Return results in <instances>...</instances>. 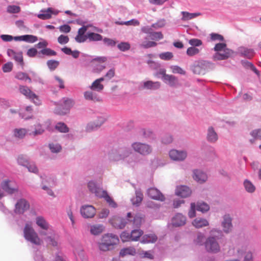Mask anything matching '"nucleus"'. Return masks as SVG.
Wrapping results in <instances>:
<instances>
[{
  "mask_svg": "<svg viewBox=\"0 0 261 261\" xmlns=\"http://www.w3.org/2000/svg\"><path fill=\"white\" fill-rule=\"evenodd\" d=\"M135 156L132 149L126 146L114 147L108 153V157L110 161H126L129 164L134 162V159Z\"/></svg>",
  "mask_w": 261,
  "mask_h": 261,
  "instance_id": "f257e3e1",
  "label": "nucleus"
},
{
  "mask_svg": "<svg viewBox=\"0 0 261 261\" xmlns=\"http://www.w3.org/2000/svg\"><path fill=\"white\" fill-rule=\"evenodd\" d=\"M210 233L211 236L207 238L204 243L205 249L208 252L217 253L220 250L217 240L222 237V231L221 230L213 229Z\"/></svg>",
  "mask_w": 261,
  "mask_h": 261,
  "instance_id": "f03ea898",
  "label": "nucleus"
},
{
  "mask_svg": "<svg viewBox=\"0 0 261 261\" xmlns=\"http://www.w3.org/2000/svg\"><path fill=\"white\" fill-rule=\"evenodd\" d=\"M119 242L118 236L113 233L105 234L102 236L100 241L98 243V248L102 251L110 250L113 249Z\"/></svg>",
  "mask_w": 261,
  "mask_h": 261,
  "instance_id": "7ed1b4c3",
  "label": "nucleus"
},
{
  "mask_svg": "<svg viewBox=\"0 0 261 261\" xmlns=\"http://www.w3.org/2000/svg\"><path fill=\"white\" fill-rule=\"evenodd\" d=\"M88 187L89 191L94 193L97 197L105 198L110 206L112 207H117L116 203L108 195L107 191L102 190V189L98 187L94 181H90L88 182Z\"/></svg>",
  "mask_w": 261,
  "mask_h": 261,
  "instance_id": "20e7f679",
  "label": "nucleus"
},
{
  "mask_svg": "<svg viewBox=\"0 0 261 261\" xmlns=\"http://www.w3.org/2000/svg\"><path fill=\"white\" fill-rule=\"evenodd\" d=\"M214 50L217 51L213 56L215 60H225L233 53L232 50L226 47V44L224 43L216 44L214 47Z\"/></svg>",
  "mask_w": 261,
  "mask_h": 261,
  "instance_id": "39448f33",
  "label": "nucleus"
},
{
  "mask_svg": "<svg viewBox=\"0 0 261 261\" xmlns=\"http://www.w3.org/2000/svg\"><path fill=\"white\" fill-rule=\"evenodd\" d=\"M24 238L35 245L40 244V240L31 224L27 223L23 229Z\"/></svg>",
  "mask_w": 261,
  "mask_h": 261,
  "instance_id": "423d86ee",
  "label": "nucleus"
},
{
  "mask_svg": "<svg viewBox=\"0 0 261 261\" xmlns=\"http://www.w3.org/2000/svg\"><path fill=\"white\" fill-rule=\"evenodd\" d=\"M131 147L134 151L143 156L150 154L152 151V148L150 145L139 142L133 143Z\"/></svg>",
  "mask_w": 261,
  "mask_h": 261,
  "instance_id": "0eeeda50",
  "label": "nucleus"
},
{
  "mask_svg": "<svg viewBox=\"0 0 261 261\" xmlns=\"http://www.w3.org/2000/svg\"><path fill=\"white\" fill-rule=\"evenodd\" d=\"M72 106V100L68 98H63L55 109L56 113L63 115L66 114Z\"/></svg>",
  "mask_w": 261,
  "mask_h": 261,
  "instance_id": "6e6552de",
  "label": "nucleus"
},
{
  "mask_svg": "<svg viewBox=\"0 0 261 261\" xmlns=\"http://www.w3.org/2000/svg\"><path fill=\"white\" fill-rule=\"evenodd\" d=\"M132 218L131 213L127 214V217L125 218L116 217L111 219L110 222L114 227L117 229H123L128 222H132Z\"/></svg>",
  "mask_w": 261,
  "mask_h": 261,
  "instance_id": "1a4fd4ad",
  "label": "nucleus"
},
{
  "mask_svg": "<svg viewBox=\"0 0 261 261\" xmlns=\"http://www.w3.org/2000/svg\"><path fill=\"white\" fill-rule=\"evenodd\" d=\"M2 189L9 194H12L18 191V188L16 183L10 179H6L2 182L1 184Z\"/></svg>",
  "mask_w": 261,
  "mask_h": 261,
  "instance_id": "9d476101",
  "label": "nucleus"
},
{
  "mask_svg": "<svg viewBox=\"0 0 261 261\" xmlns=\"http://www.w3.org/2000/svg\"><path fill=\"white\" fill-rule=\"evenodd\" d=\"M232 221V218L229 214H226L223 216L221 222L222 233L224 232L227 234L232 231L233 228Z\"/></svg>",
  "mask_w": 261,
  "mask_h": 261,
  "instance_id": "9b49d317",
  "label": "nucleus"
},
{
  "mask_svg": "<svg viewBox=\"0 0 261 261\" xmlns=\"http://www.w3.org/2000/svg\"><path fill=\"white\" fill-rule=\"evenodd\" d=\"M80 212L84 218H92L96 214V210L92 205H84L81 207Z\"/></svg>",
  "mask_w": 261,
  "mask_h": 261,
  "instance_id": "f8f14e48",
  "label": "nucleus"
},
{
  "mask_svg": "<svg viewBox=\"0 0 261 261\" xmlns=\"http://www.w3.org/2000/svg\"><path fill=\"white\" fill-rule=\"evenodd\" d=\"M106 121V119L102 117L97 118V119L93 122L88 123L86 127V131L91 132L99 128Z\"/></svg>",
  "mask_w": 261,
  "mask_h": 261,
  "instance_id": "ddd939ff",
  "label": "nucleus"
},
{
  "mask_svg": "<svg viewBox=\"0 0 261 261\" xmlns=\"http://www.w3.org/2000/svg\"><path fill=\"white\" fill-rule=\"evenodd\" d=\"M169 155L170 158L174 161H182L186 158L187 153L185 150L172 149L169 151Z\"/></svg>",
  "mask_w": 261,
  "mask_h": 261,
  "instance_id": "4468645a",
  "label": "nucleus"
},
{
  "mask_svg": "<svg viewBox=\"0 0 261 261\" xmlns=\"http://www.w3.org/2000/svg\"><path fill=\"white\" fill-rule=\"evenodd\" d=\"M30 207L29 203L24 199H20L15 204V212L17 214H23Z\"/></svg>",
  "mask_w": 261,
  "mask_h": 261,
  "instance_id": "2eb2a0df",
  "label": "nucleus"
},
{
  "mask_svg": "<svg viewBox=\"0 0 261 261\" xmlns=\"http://www.w3.org/2000/svg\"><path fill=\"white\" fill-rule=\"evenodd\" d=\"M147 195L151 199L163 201L165 198L162 193L156 188H149L147 192Z\"/></svg>",
  "mask_w": 261,
  "mask_h": 261,
  "instance_id": "dca6fc26",
  "label": "nucleus"
},
{
  "mask_svg": "<svg viewBox=\"0 0 261 261\" xmlns=\"http://www.w3.org/2000/svg\"><path fill=\"white\" fill-rule=\"evenodd\" d=\"M91 26V25L90 24L83 25L82 27L79 29L77 34L75 37V40L76 42L77 43H83L87 40V34H85V33L88 28Z\"/></svg>",
  "mask_w": 261,
  "mask_h": 261,
  "instance_id": "f3484780",
  "label": "nucleus"
},
{
  "mask_svg": "<svg viewBox=\"0 0 261 261\" xmlns=\"http://www.w3.org/2000/svg\"><path fill=\"white\" fill-rule=\"evenodd\" d=\"M7 55L9 57L12 58L18 64L22 67L23 66L24 62L22 52L17 53L12 49H8L7 50Z\"/></svg>",
  "mask_w": 261,
  "mask_h": 261,
  "instance_id": "a211bd4d",
  "label": "nucleus"
},
{
  "mask_svg": "<svg viewBox=\"0 0 261 261\" xmlns=\"http://www.w3.org/2000/svg\"><path fill=\"white\" fill-rule=\"evenodd\" d=\"M186 222V217L180 213L176 214L171 220V224L175 227L183 226Z\"/></svg>",
  "mask_w": 261,
  "mask_h": 261,
  "instance_id": "6ab92c4d",
  "label": "nucleus"
},
{
  "mask_svg": "<svg viewBox=\"0 0 261 261\" xmlns=\"http://www.w3.org/2000/svg\"><path fill=\"white\" fill-rule=\"evenodd\" d=\"M238 52L242 57L249 59L252 58L255 55V51L253 49L244 46L240 47L238 48Z\"/></svg>",
  "mask_w": 261,
  "mask_h": 261,
  "instance_id": "aec40b11",
  "label": "nucleus"
},
{
  "mask_svg": "<svg viewBox=\"0 0 261 261\" xmlns=\"http://www.w3.org/2000/svg\"><path fill=\"white\" fill-rule=\"evenodd\" d=\"M175 194L178 196H180L182 198H186L191 195V191L187 186H180L177 187L175 190Z\"/></svg>",
  "mask_w": 261,
  "mask_h": 261,
  "instance_id": "412c9836",
  "label": "nucleus"
},
{
  "mask_svg": "<svg viewBox=\"0 0 261 261\" xmlns=\"http://www.w3.org/2000/svg\"><path fill=\"white\" fill-rule=\"evenodd\" d=\"M84 98L88 100H91L94 102H99L102 100L99 96L94 91H87L84 93Z\"/></svg>",
  "mask_w": 261,
  "mask_h": 261,
  "instance_id": "4be33fe9",
  "label": "nucleus"
},
{
  "mask_svg": "<svg viewBox=\"0 0 261 261\" xmlns=\"http://www.w3.org/2000/svg\"><path fill=\"white\" fill-rule=\"evenodd\" d=\"M206 138V140L211 143H215L218 140V134L212 126L208 128Z\"/></svg>",
  "mask_w": 261,
  "mask_h": 261,
  "instance_id": "5701e85b",
  "label": "nucleus"
},
{
  "mask_svg": "<svg viewBox=\"0 0 261 261\" xmlns=\"http://www.w3.org/2000/svg\"><path fill=\"white\" fill-rule=\"evenodd\" d=\"M105 80V77H101L95 80L89 87L90 89L94 91L101 92L104 88V86L101 84Z\"/></svg>",
  "mask_w": 261,
  "mask_h": 261,
  "instance_id": "b1692460",
  "label": "nucleus"
},
{
  "mask_svg": "<svg viewBox=\"0 0 261 261\" xmlns=\"http://www.w3.org/2000/svg\"><path fill=\"white\" fill-rule=\"evenodd\" d=\"M193 178L199 183H203L207 179L206 174L200 170H195L193 171Z\"/></svg>",
  "mask_w": 261,
  "mask_h": 261,
  "instance_id": "393cba45",
  "label": "nucleus"
},
{
  "mask_svg": "<svg viewBox=\"0 0 261 261\" xmlns=\"http://www.w3.org/2000/svg\"><path fill=\"white\" fill-rule=\"evenodd\" d=\"M15 41H23L29 43H34L38 40V38L36 36L32 35H24L20 36L14 37Z\"/></svg>",
  "mask_w": 261,
  "mask_h": 261,
  "instance_id": "a878e982",
  "label": "nucleus"
},
{
  "mask_svg": "<svg viewBox=\"0 0 261 261\" xmlns=\"http://www.w3.org/2000/svg\"><path fill=\"white\" fill-rule=\"evenodd\" d=\"M164 82L171 87H174L178 84V79L173 75H165L162 77Z\"/></svg>",
  "mask_w": 261,
  "mask_h": 261,
  "instance_id": "bb28decb",
  "label": "nucleus"
},
{
  "mask_svg": "<svg viewBox=\"0 0 261 261\" xmlns=\"http://www.w3.org/2000/svg\"><path fill=\"white\" fill-rule=\"evenodd\" d=\"M160 86L161 84L159 82L148 81L143 83V88L146 89L155 90L158 89Z\"/></svg>",
  "mask_w": 261,
  "mask_h": 261,
  "instance_id": "cd10ccee",
  "label": "nucleus"
},
{
  "mask_svg": "<svg viewBox=\"0 0 261 261\" xmlns=\"http://www.w3.org/2000/svg\"><path fill=\"white\" fill-rule=\"evenodd\" d=\"M193 225L197 228H200L209 225L208 221L202 218H196L192 222Z\"/></svg>",
  "mask_w": 261,
  "mask_h": 261,
  "instance_id": "c85d7f7f",
  "label": "nucleus"
},
{
  "mask_svg": "<svg viewBox=\"0 0 261 261\" xmlns=\"http://www.w3.org/2000/svg\"><path fill=\"white\" fill-rule=\"evenodd\" d=\"M36 222L37 225L43 230H48L49 229V225L42 216H38L36 219Z\"/></svg>",
  "mask_w": 261,
  "mask_h": 261,
  "instance_id": "c756f323",
  "label": "nucleus"
},
{
  "mask_svg": "<svg viewBox=\"0 0 261 261\" xmlns=\"http://www.w3.org/2000/svg\"><path fill=\"white\" fill-rule=\"evenodd\" d=\"M19 89L21 94L29 99L33 98L36 96V94L27 86H20Z\"/></svg>",
  "mask_w": 261,
  "mask_h": 261,
  "instance_id": "7c9ffc66",
  "label": "nucleus"
},
{
  "mask_svg": "<svg viewBox=\"0 0 261 261\" xmlns=\"http://www.w3.org/2000/svg\"><path fill=\"white\" fill-rule=\"evenodd\" d=\"M105 229L102 224H95L90 226V233L94 236H97L102 233Z\"/></svg>",
  "mask_w": 261,
  "mask_h": 261,
  "instance_id": "2f4dec72",
  "label": "nucleus"
},
{
  "mask_svg": "<svg viewBox=\"0 0 261 261\" xmlns=\"http://www.w3.org/2000/svg\"><path fill=\"white\" fill-rule=\"evenodd\" d=\"M157 240V237L154 234H148L144 235L141 240L143 244L154 243Z\"/></svg>",
  "mask_w": 261,
  "mask_h": 261,
  "instance_id": "473e14b6",
  "label": "nucleus"
},
{
  "mask_svg": "<svg viewBox=\"0 0 261 261\" xmlns=\"http://www.w3.org/2000/svg\"><path fill=\"white\" fill-rule=\"evenodd\" d=\"M34 130L30 133L31 136H36L42 135L45 132V128L42 124L39 123L34 125Z\"/></svg>",
  "mask_w": 261,
  "mask_h": 261,
  "instance_id": "72a5a7b5",
  "label": "nucleus"
},
{
  "mask_svg": "<svg viewBox=\"0 0 261 261\" xmlns=\"http://www.w3.org/2000/svg\"><path fill=\"white\" fill-rule=\"evenodd\" d=\"M252 139L249 140V142L253 144L256 140H261V128L255 129L250 133Z\"/></svg>",
  "mask_w": 261,
  "mask_h": 261,
  "instance_id": "f704fd0d",
  "label": "nucleus"
},
{
  "mask_svg": "<svg viewBox=\"0 0 261 261\" xmlns=\"http://www.w3.org/2000/svg\"><path fill=\"white\" fill-rule=\"evenodd\" d=\"M41 55L48 57L55 56L57 55V53L49 48L46 47L38 52V57L42 58Z\"/></svg>",
  "mask_w": 261,
  "mask_h": 261,
  "instance_id": "c9c22d12",
  "label": "nucleus"
},
{
  "mask_svg": "<svg viewBox=\"0 0 261 261\" xmlns=\"http://www.w3.org/2000/svg\"><path fill=\"white\" fill-rule=\"evenodd\" d=\"M87 39L89 40V41H101L103 39L102 36L99 34L93 33V32H88L87 33Z\"/></svg>",
  "mask_w": 261,
  "mask_h": 261,
  "instance_id": "e433bc0d",
  "label": "nucleus"
},
{
  "mask_svg": "<svg viewBox=\"0 0 261 261\" xmlns=\"http://www.w3.org/2000/svg\"><path fill=\"white\" fill-rule=\"evenodd\" d=\"M182 17L181 20L183 21L189 20L194 18L200 15V13H189L186 11H182L181 12Z\"/></svg>",
  "mask_w": 261,
  "mask_h": 261,
  "instance_id": "4c0bfd02",
  "label": "nucleus"
},
{
  "mask_svg": "<svg viewBox=\"0 0 261 261\" xmlns=\"http://www.w3.org/2000/svg\"><path fill=\"white\" fill-rule=\"evenodd\" d=\"M140 133L146 139L153 140L155 138V134L150 129H141Z\"/></svg>",
  "mask_w": 261,
  "mask_h": 261,
  "instance_id": "58836bf2",
  "label": "nucleus"
},
{
  "mask_svg": "<svg viewBox=\"0 0 261 261\" xmlns=\"http://www.w3.org/2000/svg\"><path fill=\"white\" fill-rule=\"evenodd\" d=\"M243 185L245 190L249 193H252L255 191V187L254 185L249 180L245 179L244 181Z\"/></svg>",
  "mask_w": 261,
  "mask_h": 261,
  "instance_id": "ea45409f",
  "label": "nucleus"
},
{
  "mask_svg": "<svg viewBox=\"0 0 261 261\" xmlns=\"http://www.w3.org/2000/svg\"><path fill=\"white\" fill-rule=\"evenodd\" d=\"M196 210L202 213L207 212L210 210V206L205 202H198L196 204Z\"/></svg>",
  "mask_w": 261,
  "mask_h": 261,
  "instance_id": "a19ab883",
  "label": "nucleus"
},
{
  "mask_svg": "<svg viewBox=\"0 0 261 261\" xmlns=\"http://www.w3.org/2000/svg\"><path fill=\"white\" fill-rule=\"evenodd\" d=\"M17 163L22 166L26 167L30 162L29 158L25 155L20 154L17 158Z\"/></svg>",
  "mask_w": 261,
  "mask_h": 261,
  "instance_id": "79ce46f5",
  "label": "nucleus"
},
{
  "mask_svg": "<svg viewBox=\"0 0 261 261\" xmlns=\"http://www.w3.org/2000/svg\"><path fill=\"white\" fill-rule=\"evenodd\" d=\"M143 232L140 229H135L131 231L130 237H132V241H137L142 236Z\"/></svg>",
  "mask_w": 261,
  "mask_h": 261,
  "instance_id": "37998d69",
  "label": "nucleus"
},
{
  "mask_svg": "<svg viewBox=\"0 0 261 261\" xmlns=\"http://www.w3.org/2000/svg\"><path fill=\"white\" fill-rule=\"evenodd\" d=\"M27 133V130L25 128H15L13 130L14 136L19 139L23 138Z\"/></svg>",
  "mask_w": 261,
  "mask_h": 261,
  "instance_id": "c03bdc74",
  "label": "nucleus"
},
{
  "mask_svg": "<svg viewBox=\"0 0 261 261\" xmlns=\"http://www.w3.org/2000/svg\"><path fill=\"white\" fill-rule=\"evenodd\" d=\"M136 253V250L134 248L128 247L122 249L119 253L120 256L123 257L127 255H134Z\"/></svg>",
  "mask_w": 261,
  "mask_h": 261,
  "instance_id": "a18cd8bd",
  "label": "nucleus"
},
{
  "mask_svg": "<svg viewBox=\"0 0 261 261\" xmlns=\"http://www.w3.org/2000/svg\"><path fill=\"white\" fill-rule=\"evenodd\" d=\"M48 147L52 153H57L62 150L61 145L58 143H51L48 144Z\"/></svg>",
  "mask_w": 261,
  "mask_h": 261,
  "instance_id": "49530a36",
  "label": "nucleus"
},
{
  "mask_svg": "<svg viewBox=\"0 0 261 261\" xmlns=\"http://www.w3.org/2000/svg\"><path fill=\"white\" fill-rule=\"evenodd\" d=\"M55 128L59 132L66 133L69 132V128L67 125L63 122H58L55 125Z\"/></svg>",
  "mask_w": 261,
  "mask_h": 261,
  "instance_id": "de8ad7c7",
  "label": "nucleus"
},
{
  "mask_svg": "<svg viewBox=\"0 0 261 261\" xmlns=\"http://www.w3.org/2000/svg\"><path fill=\"white\" fill-rule=\"evenodd\" d=\"M52 10L51 8H48L46 10H42V12L38 15V17L42 19H47L51 17L50 12Z\"/></svg>",
  "mask_w": 261,
  "mask_h": 261,
  "instance_id": "09e8293b",
  "label": "nucleus"
},
{
  "mask_svg": "<svg viewBox=\"0 0 261 261\" xmlns=\"http://www.w3.org/2000/svg\"><path fill=\"white\" fill-rule=\"evenodd\" d=\"M143 194L139 191H136V197L132 198L131 200L133 204L138 205L143 200Z\"/></svg>",
  "mask_w": 261,
  "mask_h": 261,
  "instance_id": "8fccbe9b",
  "label": "nucleus"
},
{
  "mask_svg": "<svg viewBox=\"0 0 261 261\" xmlns=\"http://www.w3.org/2000/svg\"><path fill=\"white\" fill-rule=\"evenodd\" d=\"M59 62L54 60H48L46 62L48 68L51 71L55 70L59 65Z\"/></svg>",
  "mask_w": 261,
  "mask_h": 261,
  "instance_id": "3c124183",
  "label": "nucleus"
},
{
  "mask_svg": "<svg viewBox=\"0 0 261 261\" xmlns=\"http://www.w3.org/2000/svg\"><path fill=\"white\" fill-rule=\"evenodd\" d=\"M58 236L54 234L53 236L47 237L46 239V241L53 246L56 247L58 245Z\"/></svg>",
  "mask_w": 261,
  "mask_h": 261,
  "instance_id": "603ef678",
  "label": "nucleus"
},
{
  "mask_svg": "<svg viewBox=\"0 0 261 261\" xmlns=\"http://www.w3.org/2000/svg\"><path fill=\"white\" fill-rule=\"evenodd\" d=\"M15 78L22 81H28L29 83L32 82L31 79L24 72H19L16 73Z\"/></svg>",
  "mask_w": 261,
  "mask_h": 261,
  "instance_id": "864d4df0",
  "label": "nucleus"
},
{
  "mask_svg": "<svg viewBox=\"0 0 261 261\" xmlns=\"http://www.w3.org/2000/svg\"><path fill=\"white\" fill-rule=\"evenodd\" d=\"M25 167L30 172L34 173L35 174H37L38 173V169L36 164L33 162H30Z\"/></svg>",
  "mask_w": 261,
  "mask_h": 261,
  "instance_id": "5fc2aeb1",
  "label": "nucleus"
},
{
  "mask_svg": "<svg viewBox=\"0 0 261 261\" xmlns=\"http://www.w3.org/2000/svg\"><path fill=\"white\" fill-rule=\"evenodd\" d=\"M118 48L122 51H126L130 48V45L127 42H121L117 45Z\"/></svg>",
  "mask_w": 261,
  "mask_h": 261,
  "instance_id": "6e6d98bb",
  "label": "nucleus"
},
{
  "mask_svg": "<svg viewBox=\"0 0 261 261\" xmlns=\"http://www.w3.org/2000/svg\"><path fill=\"white\" fill-rule=\"evenodd\" d=\"M151 40H160L163 38V35L161 32H152L149 35Z\"/></svg>",
  "mask_w": 261,
  "mask_h": 261,
  "instance_id": "4d7b16f0",
  "label": "nucleus"
},
{
  "mask_svg": "<svg viewBox=\"0 0 261 261\" xmlns=\"http://www.w3.org/2000/svg\"><path fill=\"white\" fill-rule=\"evenodd\" d=\"M204 239L205 237L204 234L201 232H199L197 234L194 242L197 245H202L204 243Z\"/></svg>",
  "mask_w": 261,
  "mask_h": 261,
  "instance_id": "13d9d810",
  "label": "nucleus"
},
{
  "mask_svg": "<svg viewBox=\"0 0 261 261\" xmlns=\"http://www.w3.org/2000/svg\"><path fill=\"white\" fill-rule=\"evenodd\" d=\"M142 218L139 216H135L133 219V224L135 227L139 228L141 225Z\"/></svg>",
  "mask_w": 261,
  "mask_h": 261,
  "instance_id": "bf43d9fd",
  "label": "nucleus"
},
{
  "mask_svg": "<svg viewBox=\"0 0 261 261\" xmlns=\"http://www.w3.org/2000/svg\"><path fill=\"white\" fill-rule=\"evenodd\" d=\"M157 45V43L154 41H143L140 45L141 47L144 48H148L152 47H154Z\"/></svg>",
  "mask_w": 261,
  "mask_h": 261,
  "instance_id": "052dcab7",
  "label": "nucleus"
},
{
  "mask_svg": "<svg viewBox=\"0 0 261 261\" xmlns=\"http://www.w3.org/2000/svg\"><path fill=\"white\" fill-rule=\"evenodd\" d=\"M173 54L171 52L169 51L162 53L159 54V57L160 58V59L166 61L171 59L173 58Z\"/></svg>",
  "mask_w": 261,
  "mask_h": 261,
  "instance_id": "680f3d73",
  "label": "nucleus"
},
{
  "mask_svg": "<svg viewBox=\"0 0 261 261\" xmlns=\"http://www.w3.org/2000/svg\"><path fill=\"white\" fill-rule=\"evenodd\" d=\"M170 68L174 73H178L181 75L186 74V71L177 65L171 66Z\"/></svg>",
  "mask_w": 261,
  "mask_h": 261,
  "instance_id": "e2e57ef3",
  "label": "nucleus"
},
{
  "mask_svg": "<svg viewBox=\"0 0 261 261\" xmlns=\"http://www.w3.org/2000/svg\"><path fill=\"white\" fill-rule=\"evenodd\" d=\"M200 51V50L194 47H189L187 50V54L189 56H193L194 55H196L198 54Z\"/></svg>",
  "mask_w": 261,
  "mask_h": 261,
  "instance_id": "0e129e2a",
  "label": "nucleus"
},
{
  "mask_svg": "<svg viewBox=\"0 0 261 261\" xmlns=\"http://www.w3.org/2000/svg\"><path fill=\"white\" fill-rule=\"evenodd\" d=\"M188 42L192 47H194L199 46L202 44L201 40L196 38L191 39L189 40Z\"/></svg>",
  "mask_w": 261,
  "mask_h": 261,
  "instance_id": "69168bd1",
  "label": "nucleus"
},
{
  "mask_svg": "<svg viewBox=\"0 0 261 261\" xmlns=\"http://www.w3.org/2000/svg\"><path fill=\"white\" fill-rule=\"evenodd\" d=\"M20 11V7L15 5H10L7 7V12L10 13H17Z\"/></svg>",
  "mask_w": 261,
  "mask_h": 261,
  "instance_id": "338daca9",
  "label": "nucleus"
},
{
  "mask_svg": "<svg viewBox=\"0 0 261 261\" xmlns=\"http://www.w3.org/2000/svg\"><path fill=\"white\" fill-rule=\"evenodd\" d=\"M103 40L104 43L108 46L114 47L116 45L117 42L111 38L105 37Z\"/></svg>",
  "mask_w": 261,
  "mask_h": 261,
  "instance_id": "774afa93",
  "label": "nucleus"
}]
</instances>
